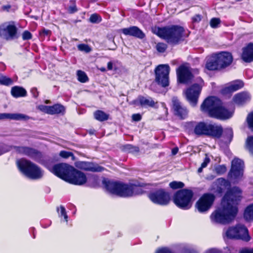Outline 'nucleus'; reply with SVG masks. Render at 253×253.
<instances>
[{
  "label": "nucleus",
  "mask_w": 253,
  "mask_h": 253,
  "mask_svg": "<svg viewBox=\"0 0 253 253\" xmlns=\"http://www.w3.org/2000/svg\"><path fill=\"white\" fill-rule=\"evenodd\" d=\"M241 190L237 187L228 190L222 198L221 207L211 215L212 222L225 224L234 220L238 211L237 205L241 200Z\"/></svg>",
  "instance_id": "1"
},
{
  "label": "nucleus",
  "mask_w": 253,
  "mask_h": 253,
  "mask_svg": "<svg viewBox=\"0 0 253 253\" xmlns=\"http://www.w3.org/2000/svg\"><path fill=\"white\" fill-rule=\"evenodd\" d=\"M201 110L213 118L226 120L231 118L233 111L225 108L220 99L214 96L207 98L201 106Z\"/></svg>",
  "instance_id": "2"
},
{
  "label": "nucleus",
  "mask_w": 253,
  "mask_h": 253,
  "mask_svg": "<svg viewBox=\"0 0 253 253\" xmlns=\"http://www.w3.org/2000/svg\"><path fill=\"white\" fill-rule=\"evenodd\" d=\"M102 184L109 193L120 197H131L143 193L142 188L135 185L126 184L107 179H104Z\"/></svg>",
  "instance_id": "3"
},
{
  "label": "nucleus",
  "mask_w": 253,
  "mask_h": 253,
  "mask_svg": "<svg viewBox=\"0 0 253 253\" xmlns=\"http://www.w3.org/2000/svg\"><path fill=\"white\" fill-rule=\"evenodd\" d=\"M184 28L177 25H171L155 29V33L168 43L177 44L182 40Z\"/></svg>",
  "instance_id": "4"
},
{
  "label": "nucleus",
  "mask_w": 253,
  "mask_h": 253,
  "mask_svg": "<svg viewBox=\"0 0 253 253\" xmlns=\"http://www.w3.org/2000/svg\"><path fill=\"white\" fill-rule=\"evenodd\" d=\"M188 126L193 128V132L197 136L207 135L219 138L223 131L222 127L215 124L191 122L188 123Z\"/></svg>",
  "instance_id": "5"
},
{
  "label": "nucleus",
  "mask_w": 253,
  "mask_h": 253,
  "mask_svg": "<svg viewBox=\"0 0 253 253\" xmlns=\"http://www.w3.org/2000/svg\"><path fill=\"white\" fill-rule=\"evenodd\" d=\"M17 165L19 170L29 178L38 179L42 178L43 175V171L40 167L25 159L17 161Z\"/></svg>",
  "instance_id": "6"
},
{
  "label": "nucleus",
  "mask_w": 253,
  "mask_h": 253,
  "mask_svg": "<svg viewBox=\"0 0 253 253\" xmlns=\"http://www.w3.org/2000/svg\"><path fill=\"white\" fill-rule=\"evenodd\" d=\"M193 196L192 190L183 189L176 192L173 197L174 203L179 208L188 210L191 207Z\"/></svg>",
  "instance_id": "7"
},
{
  "label": "nucleus",
  "mask_w": 253,
  "mask_h": 253,
  "mask_svg": "<svg viewBox=\"0 0 253 253\" xmlns=\"http://www.w3.org/2000/svg\"><path fill=\"white\" fill-rule=\"evenodd\" d=\"M197 82L198 83L194 84L185 91L186 98L192 106L197 105L199 95L204 85V81L201 78H198Z\"/></svg>",
  "instance_id": "8"
},
{
  "label": "nucleus",
  "mask_w": 253,
  "mask_h": 253,
  "mask_svg": "<svg viewBox=\"0 0 253 253\" xmlns=\"http://www.w3.org/2000/svg\"><path fill=\"white\" fill-rule=\"evenodd\" d=\"M225 235L229 239H241L245 241H249L250 240L247 228L242 224L229 227L226 230Z\"/></svg>",
  "instance_id": "9"
},
{
  "label": "nucleus",
  "mask_w": 253,
  "mask_h": 253,
  "mask_svg": "<svg viewBox=\"0 0 253 253\" xmlns=\"http://www.w3.org/2000/svg\"><path fill=\"white\" fill-rule=\"evenodd\" d=\"M169 66L167 64H161L156 68L155 81L158 84L163 87H166L169 85Z\"/></svg>",
  "instance_id": "10"
},
{
  "label": "nucleus",
  "mask_w": 253,
  "mask_h": 253,
  "mask_svg": "<svg viewBox=\"0 0 253 253\" xmlns=\"http://www.w3.org/2000/svg\"><path fill=\"white\" fill-rule=\"evenodd\" d=\"M18 29L14 22H5L0 26V36L7 41L18 38Z\"/></svg>",
  "instance_id": "11"
},
{
  "label": "nucleus",
  "mask_w": 253,
  "mask_h": 253,
  "mask_svg": "<svg viewBox=\"0 0 253 253\" xmlns=\"http://www.w3.org/2000/svg\"><path fill=\"white\" fill-rule=\"evenodd\" d=\"M244 163L238 158L234 159L231 163V168L228 173V177L231 180L237 181L241 178L244 172Z\"/></svg>",
  "instance_id": "12"
},
{
  "label": "nucleus",
  "mask_w": 253,
  "mask_h": 253,
  "mask_svg": "<svg viewBox=\"0 0 253 253\" xmlns=\"http://www.w3.org/2000/svg\"><path fill=\"white\" fill-rule=\"evenodd\" d=\"M148 197L152 202L162 206L168 205L170 200L169 193L163 189L150 193Z\"/></svg>",
  "instance_id": "13"
},
{
  "label": "nucleus",
  "mask_w": 253,
  "mask_h": 253,
  "mask_svg": "<svg viewBox=\"0 0 253 253\" xmlns=\"http://www.w3.org/2000/svg\"><path fill=\"white\" fill-rule=\"evenodd\" d=\"M73 170V167L65 163H61L54 165L51 171L55 175L67 181Z\"/></svg>",
  "instance_id": "14"
},
{
  "label": "nucleus",
  "mask_w": 253,
  "mask_h": 253,
  "mask_svg": "<svg viewBox=\"0 0 253 253\" xmlns=\"http://www.w3.org/2000/svg\"><path fill=\"white\" fill-rule=\"evenodd\" d=\"M215 199L212 194H204L196 203V207L199 211L203 212L208 211L211 207Z\"/></svg>",
  "instance_id": "15"
},
{
  "label": "nucleus",
  "mask_w": 253,
  "mask_h": 253,
  "mask_svg": "<svg viewBox=\"0 0 253 253\" xmlns=\"http://www.w3.org/2000/svg\"><path fill=\"white\" fill-rule=\"evenodd\" d=\"M176 73L178 82L180 83L187 84L193 78L191 68L184 65L179 66Z\"/></svg>",
  "instance_id": "16"
},
{
  "label": "nucleus",
  "mask_w": 253,
  "mask_h": 253,
  "mask_svg": "<svg viewBox=\"0 0 253 253\" xmlns=\"http://www.w3.org/2000/svg\"><path fill=\"white\" fill-rule=\"evenodd\" d=\"M86 180L85 174L74 168V170L72 171L67 182L75 185H82L86 183Z\"/></svg>",
  "instance_id": "17"
},
{
  "label": "nucleus",
  "mask_w": 253,
  "mask_h": 253,
  "mask_svg": "<svg viewBox=\"0 0 253 253\" xmlns=\"http://www.w3.org/2000/svg\"><path fill=\"white\" fill-rule=\"evenodd\" d=\"M38 109L40 111L50 115L60 114L63 115L65 112V107L59 104H56L52 106L41 105L38 106Z\"/></svg>",
  "instance_id": "18"
},
{
  "label": "nucleus",
  "mask_w": 253,
  "mask_h": 253,
  "mask_svg": "<svg viewBox=\"0 0 253 253\" xmlns=\"http://www.w3.org/2000/svg\"><path fill=\"white\" fill-rule=\"evenodd\" d=\"M172 103L174 115L181 119L186 118L188 113L186 108L183 106L176 97L172 98Z\"/></svg>",
  "instance_id": "19"
},
{
  "label": "nucleus",
  "mask_w": 253,
  "mask_h": 253,
  "mask_svg": "<svg viewBox=\"0 0 253 253\" xmlns=\"http://www.w3.org/2000/svg\"><path fill=\"white\" fill-rule=\"evenodd\" d=\"M14 148L16 152L28 156L34 160H37L41 157V153L34 148L25 146H14Z\"/></svg>",
  "instance_id": "20"
},
{
  "label": "nucleus",
  "mask_w": 253,
  "mask_h": 253,
  "mask_svg": "<svg viewBox=\"0 0 253 253\" xmlns=\"http://www.w3.org/2000/svg\"><path fill=\"white\" fill-rule=\"evenodd\" d=\"M77 168L87 171L100 172L104 170V168L98 164L90 162L80 161L76 163Z\"/></svg>",
  "instance_id": "21"
},
{
  "label": "nucleus",
  "mask_w": 253,
  "mask_h": 253,
  "mask_svg": "<svg viewBox=\"0 0 253 253\" xmlns=\"http://www.w3.org/2000/svg\"><path fill=\"white\" fill-rule=\"evenodd\" d=\"M216 55L221 69L229 66L233 61V57L230 52H221Z\"/></svg>",
  "instance_id": "22"
},
{
  "label": "nucleus",
  "mask_w": 253,
  "mask_h": 253,
  "mask_svg": "<svg viewBox=\"0 0 253 253\" xmlns=\"http://www.w3.org/2000/svg\"><path fill=\"white\" fill-rule=\"evenodd\" d=\"M244 83L241 80H236L232 82L224 87L221 90L223 94H230L237 91L244 86Z\"/></svg>",
  "instance_id": "23"
},
{
  "label": "nucleus",
  "mask_w": 253,
  "mask_h": 253,
  "mask_svg": "<svg viewBox=\"0 0 253 253\" xmlns=\"http://www.w3.org/2000/svg\"><path fill=\"white\" fill-rule=\"evenodd\" d=\"M251 95L248 91H242L235 94L233 100L235 104L239 106H243L250 101Z\"/></svg>",
  "instance_id": "24"
},
{
  "label": "nucleus",
  "mask_w": 253,
  "mask_h": 253,
  "mask_svg": "<svg viewBox=\"0 0 253 253\" xmlns=\"http://www.w3.org/2000/svg\"><path fill=\"white\" fill-rule=\"evenodd\" d=\"M241 58L246 63L253 61V43H250L242 48Z\"/></svg>",
  "instance_id": "25"
},
{
  "label": "nucleus",
  "mask_w": 253,
  "mask_h": 253,
  "mask_svg": "<svg viewBox=\"0 0 253 253\" xmlns=\"http://www.w3.org/2000/svg\"><path fill=\"white\" fill-rule=\"evenodd\" d=\"M122 33L126 36H130L142 39L145 37L144 33L137 27L131 26L122 30Z\"/></svg>",
  "instance_id": "26"
},
{
  "label": "nucleus",
  "mask_w": 253,
  "mask_h": 253,
  "mask_svg": "<svg viewBox=\"0 0 253 253\" xmlns=\"http://www.w3.org/2000/svg\"><path fill=\"white\" fill-rule=\"evenodd\" d=\"M4 119L27 121L30 119V117L20 113H0V120Z\"/></svg>",
  "instance_id": "27"
},
{
  "label": "nucleus",
  "mask_w": 253,
  "mask_h": 253,
  "mask_svg": "<svg viewBox=\"0 0 253 253\" xmlns=\"http://www.w3.org/2000/svg\"><path fill=\"white\" fill-rule=\"evenodd\" d=\"M206 67L210 71L221 70L216 54L212 55L208 59Z\"/></svg>",
  "instance_id": "28"
},
{
  "label": "nucleus",
  "mask_w": 253,
  "mask_h": 253,
  "mask_svg": "<svg viewBox=\"0 0 253 253\" xmlns=\"http://www.w3.org/2000/svg\"><path fill=\"white\" fill-rule=\"evenodd\" d=\"M134 103L137 105H140L142 107H154L155 104V101L152 98L145 97L143 96H139L134 101Z\"/></svg>",
  "instance_id": "29"
},
{
  "label": "nucleus",
  "mask_w": 253,
  "mask_h": 253,
  "mask_svg": "<svg viewBox=\"0 0 253 253\" xmlns=\"http://www.w3.org/2000/svg\"><path fill=\"white\" fill-rule=\"evenodd\" d=\"M11 95L15 97H24L27 95V91L25 88L19 86H15L12 87L11 90Z\"/></svg>",
  "instance_id": "30"
},
{
  "label": "nucleus",
  "mask_w": 253,
  "mask_h": 253,
  "mask_svg": "<svg viewBox=\"0 0 253 253\" xmlns=\"http://www.w3.org/2000/svg\"><path fill=\"white\" fill-rule=\"evenodd\" d=\"M94 118L98 121L103 122L107 121L109 115L101 110H97L94 113Z\"/></svg>",
  "instance_id": "31"
},
{
  "label": "nucleus",
  "mask_w": 253,
  "mask_h": 253,
  "mask_svg": "<svg viewBox=\"0 0 253 253\" xmlns=\"http://www.w3.org/2000/svg\"><path fill=\"white\" fill-rule=\"evenodd\" d=\"M244 217L247 221L253 220V204L246 208L244 212Z\"/></svg>",
  "instance_id": "32"
},
{
  "label": "nucleus",
  "mask_w": 253,
  "mask_h": 253,
  "mask_svg": "<svg viewBox=\"0 0 253 253\" xmlns=\"http://www.w3.org/2000/svg\"><path fill=\"white\" fill-rule=\"evenodd\" d=\"M13 83V80L5 76L0 75V84L1 85L8 86L12 84Z\"/></svg>",
  "instance_id": "33"
},
{
  "label": "nucleus",
  "mask_w": 253,
  "mask_h": 253,
  "mask_svg": "<svg viewBox=\"0 0 253 253\" xmlns=\"http://www.w3.org/2000/svg\"><path fill=\"white\" fill-rule=\"evenodd\" d=\"M77 74L78 76V79L80 82L82 83H85L88 81V77L85 72L84 71L78 70L77 71Z\"/></svg>",
  "instance_id": "34"
},
{
  "label": "nucleus",
  "mask_w": 253,
  "mask_h": 253,
  "mask_svg": "<svg viewBox=\"0 0 253 253\" xmlns=\"http://www.w3.org/2000/svg\"><path fill=\"white\" fill-rule=\"evenodd\" d=\"M169 186L172 189H176L183 188L184 186V184L180 181H174L169 183Z\"/></svg>",
  "instance_id": "35"
},
{
  "label": "nucleus",
  "mask_w": 253,
  "mask_h": 253,
  "mask_svg": "<svg viewBox=\"0 0 253 253\" xmlns=\"http://www.w3.org/2000/svg\"><path fill=\"white\" fill-rule=\"evenodd\" d=\"M124 150L130 153L138 152L139 150L138 147L133 146L130 144H127L125 145Z\"/></svg>",
  "instance_id": "36"
},
{
  "label": "nucleus",
  "mask_w": 253,
  "mask_h": 253,
  "mask_svg": "<svg viewBox=\"0 0 253 253\" xmlns=\"http://www.w3.org/2000/svg\"><path fill=\"white\" fill-rule=\"evenodd\" d=\"M102 20L101 16L98 14L94 13L91 15L89 18V21L92 23H98Z\"/></svg>",
  "instance_id": "37"
},
{
  "label": "nucleus",
  "mask_w": 253,
  "mask_h": 253,
  "mask_svg": "<svg viewBox=\"0 0 253 253\" xmlns=\"http://www.w3.org/2000/svg\"><path fill=\"white\" fill-rule=\"evenodd\" d=\"M249 128L253 131V112L250 113L246 119Z\"/></svg>",
  "instance_id": "38"
},
{
  "label": "nucleus",
  "mask_w": 253,
  "mask_h": 253,
  "mask_svg": "<svg viewBox=\"0 0 253 253\" xmlns=\"http://www.w3.org/2000/svg\"><path fill=\"white\" fill-rule=\"evenodd\" d=\"M57 211L60 216H63L65 220L68 221V215L66 213L65 209L63 206H61L60 208L57 209Z\"/></svg>",
  "instance_id": "39"
},
{
  "label": "nucleus",
  "mask_w": 253,
  "mask_h": 253,
  "mask_svg": "<svg viewBox=\"0 0 253 253\" xmlns=\"http://www.w3.org/2000/svg\"><path fill=\"white\" fill-rule=\"evenodd\" d=\"M216 182L217 184L224 187L230 186V182L223 178H219L217 179Z\"/></svg>",
  "instance_id": "40"
},
{
  "label": "nucleus",
  "mask_w": 253,
  "mask_h": 253,
  "mask_svg": "<svg viewBox=\"0 0 253 253\" xmlns=\"http://www.w3.org/2000/svg\"><path fill=\"white\" fill-rule=\"evenodd\" d=\"M210 162V158L206 155L204 162L202 163L201 167L198 169V172L201 173L203 171V169L206 168Z\"/></svg>",
  "instance_id": "41"
},
{
  "label": "nucleus",
  "mask_w": 253,
  "mask_h": 253,
  "mask_svg": "<svg viewBox=\"0 0 253 253\" xmlns=\"http://www.w3.org/2000/svg\"><path fill=\"white\" fill-rule=\"evenodd\" d=\"M226 170V167L224 165H219L215 168L216 173L219 175L224 173Z\"/></svg>",
  "instance_id": "42"
},
{
  "label": "nucleus",
  "mask_w": 253,
  "mask_h": 253,
  "mask_svg": "<svg viewBox=\"0 0 253 253\" xmlns=\"http://www.w3.org/2000/svg\"><path fill=\"white\" fill-rule=\"evenodd\" d=\"M167 48V45L164 43L160 42L157 44L156 49L161 53L164 52Z\"/></svg>",
  "instance_id": "43"
},
{
  "label": "nucleus",
  "mask_w": 253,
  "mask_h": 253,
  "mask_svg": "<svg viewBox=\"0 0 253 253\" xmlns=\"http://www.w3.org/2000/svg\"><path fill=\"white\" fill-rule=\"evenodd\" d=\"M247 143L250 152L253 154V136H250L248 138Z\"/></svg>",
  "instance_id": "44"
},
{
  "label": "nucleus",
  "mask_w": 253,
  "mask_h": 253,
  "mask_svg": "<svg viewBox=\"0 0 253 253\" xmlns=\"http://www.w3.org/2000/svg\"><path fill=\"white\" fill-rule=\"evenodd\" d=\"M78 48L79 50L85 51V52H89L90 51L91 49L89 46L85 44H80L78 45Z\"/></svg>",
  "instance_id": "45"
},
{
  "label": "nucleus",
  "mask_w": 253,
  "mask_h": 253,
  "mask_svg": "<svg viewBox=\"0 0 253 253\" xmlns=\"http://www.w3.org/2000/svg\"><path fill=\"white\" fill-rule=\"evenodd\" d=\"M220 23V20L218 18H213L211 20L210 25L213 28H216Z\"/></svg>",
  "instance_id": "46"
},
{
  "label": "nucleus",
  "mask_w": 253,
  "mask_h": 253,
  "mask_svg": "<svg viewBox=\"0 0 253 253\" xmlns=\"http://www.w3.org/2000/svg\"><path fill=\"white\" fill-rule=\"evenodd\" d=\"M225 134L229 141L230 142L233 138V132L231 128L228 127L225 129Z\"/></svg>",
  "instance_id": "47"
},
{
  "label": "nucleus",
  "mask_w": 253,
  "mask_h": 253,
  "mask_svg": "<svg viewBox=\"0 0 253 253\" xmlns=\"http://www.w3.org/2000/svg\"><path fill=\"white\" fill-rule=\"evenodd\" d=\"M23 40L27 41L32 38V34L28 31H24L22 34Z\"/></svg>",
  "instance_id": "48"
},
{
  "label": "nucleus",
  "mask_w": 253,
  "mask_h": 253,
  "mask_svg": "<svg viewBox=\"0 0 253 253\" xmlns=\"http://www.w3.org/2000/svg\"><path fill=\"white\" fill-rule=\"evenodd\" d=\"M60 156L64 158H68L70 156H72L73 153L71 152L66 151H61L59 153Z\"/></svg>",
  "instance_id": "49"
},
{
  "label": "nucleus",
  "mask_w": 253,
  "mask_h": 253,
  "mask_svg": "<svg viewBox=\"0 0 253 253\" xmlns=\"http://www.w3.org/2000/svg\"><path fill=\"white\" fill-rule=\"evenodd\" d=\"M107 69H108V70H116L117 69L116 67H115V63L114 62L110 61L108 63Z\"/></svg>",
  "instance_id": "50"
},
{
  "label": "nucleus",
  "mask_w": 253,
  "mask_h": 253,
  "mask_svg": "<svg viewBox=\"0 0 253 253\" xmlns=\"http://www.w3.org/2000/svg\"><path fill=\"white\" fill-rule=\"evenodd\" d=\"M156 253H172L167 248H164L158 250Z\"/></svg>",
  "instance_id": "51"
},
{
  "label": "nucleus",
  "mask_w": 253,
  "mask_h": 253,
  "mask_svg": "<svg viewBox=\"0 0 253 253\" xmlns=\"http://www.w3.org/2000/svg\"><path fill=\"white\" fill-rule=\"evenodd\" d=\"M202 16L200 14H197L192 17L193 22H199L201 20Z\"/></svg>",
  "instance_id": "52"
},
{
  "label": "nucleus",
  "mask_w": 253,
  "mask_h": 253,
  "mask_svg": "<svg viewBox=\"0 0 253 253\" xmlns=\"http://www.w3.org/2000/svg\"><path fill=\"white\" fill-rule=\"evenodd\" d=\"M132 119L134 121H139L141 119V116L139 114H134L132 115Z\"/></svg>",
  "instance_id": "53"
},
{
  "label": "nucleus",
  "mask_w": 253,
  "mask_h": 253,
  "mask_svg": "<svg viewBox=\"0 0 253 253\" xmlns=\"http://www.w3.org/2000/svg\"><path fill=\"white\" fill-rule=\"evenodd\" d=\"M239 253H253V249L244 248L241 250Z\"/></svg>",
  "instance_id": "54"
},
{
  "label": "nucleus",
  "mask_w": 253,
  "mask_h": 253,
  "mask_svg": "<svg viewBox=\"0 0 253 253\" xmlns=\"http://www.w3.org/2000/svg\"><path fill=\"white\" fill-rule=\"evenodd\" d=\"M31 92L32 93V94H33V96L35 98L37 97L38 95H39V93H38V91L37 90V89L36 88H32L31 90Z\"/></svg>",
  "instance_id": "55"
},
{
  "label": "nucleus",
  "mask_w": 253,
  "mask_h": 253,
  "mask_svg": "<svg viewBox=\"0 0 253 253\" xmlns=\"http://www.w3.org/2000/svg\"><path fill=\"white\" fill-rule=\"evenodd\" d=\"M206 253H221V252L216 249H211L207 250Z\"/></svg>",
  "instance_id": "56"
},
{
  "label": "nucleus",
  "mask_w": 253,
  "mask_h": 253,
  "mask_svg": "<svg viewBox=\"0 0 253 253\" xmlns=\"http://www.w3.org/2000/svg\"><path fill=\"white\" fill-rule=\"evenodd\" d=\"M69 10L71 13H74L77 11V9L76 6L74 5L73 6H71L69 8Z\"/></svg>",
  "instance_id": "57"
},
{
  "label": "nucleus",
  "mask_w": 253,
  "mask_h": 253,
  "mask_svg": "<svg viewBox=\"0 0 253 253\" xmlns=\"http://www.w3.org/2000/svg\"><path fill=\"white\" fill-rule=\"evenodd\" d=\"M10 8L11 6L9 4H7L5 5H3L1 7V9L3 11H8Z\"/></svg>",
  "instance_id": "58"
},
{
  "label": "nucleus",
  "mask_w": 253,
  "mask_h": 253,
  "mask_svg": "<svg viewBox=\"0 0 253 253\" xmlns=\"http://www.w3.org/2000/svg\"><path fill=\"white\" fill-rule=\"evenodd\" d=\"M178 151V148L177 147H175L173 148L171 150V153L173 155H176Z\"/></svg>",
  "instance_id": "59"
},
{
  "label": "nucleus",
  "mask_w": 253,
  "mask_h": 253,
  "mask_svg": "<svg viewBox=\"0 0 253 253\" xmlns=\"http://www.w3.org/2000/svg\"><path fill=\"white\" fill-rule=\"evenodd\" d=\"M100 70L102 72H105L106 71V68L104 67H102L100 69Z\"/></svg>",
  "instance_id": "60"
},
{
  "label": "nucleus",
  "mask_w": 253,
  "mask_h": 253,
  "mask_svg": "<svg viewBox=\"0 0 253 253\" xmlns=\"http://www.w3.org/2000/svg\"><path fill=\"white\" fill-rule=\"evenodd\" d=\"M246 72L247 73H252V71L251 70H247Z\"/></svg>",
  "instance_id": "61"
},
{
  "label": "nucleus",
  "mask_w": 253,
  "mask_h": 253,
  "mask_svg": "<svg viewBox=\"0 0 253 253\" xmlns=\"http://www.w3.org/2000/svg\"><path fill=\"white\" fill-rule=\"evenodd\" d=\"M93 180H96V178L95 177H93Z\"/></svg>",
  "instance_id": "62"
},
{
  "label": "nucleus",
  "mask_w": 253,
  "mask_h": 253,
  "mask_svg": "<svg viewBox=\"0 0 253 253\" xmlns=\"http://www.w3.org/2000/svg\"><path fill=\"white\" fill-rule=\"evenodd\" d=\"M236 0L239 1H241L242 0Z\"/></svg>",
  "instance_id": "63"
}]
</instances>
